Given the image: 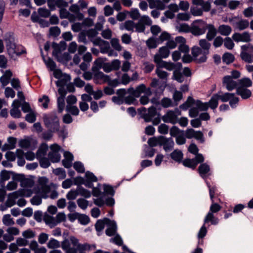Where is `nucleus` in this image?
<instances>
[{
	"mask_svg": "<svg viewBox=\"0 0 253 253\" xmlns=\"http://www.w3.org/2000/svg\"><path fill=\"white\" fill-rule=\"evenodd\" d=\"M201 48L194 46L192 49V54L197 63L205 62L207 59V55L209 53L211 43L206 39H202L199 41Z\"/></svg>",
	"mask_w": 253,
	"mask_h": 253,
	"instance_id": "f257e3e1",
	"label": "nucleus"
},
{
	"mask_svg": "<svg viewBox=\"0 0 253 253\" xmlns=\"http://www.w3.org/2000/svg\"><path fill=\"white\" fill-rule=\"evenodd\" d=\"M141 117L146 122H152L154 125H158L161 122L160 115L157 113L156 107L151 106L147 111L146 108L141 107L139 109Z\"/></svg>",
	"mask_w": 253,
	"mask_h": 253,
	"instance_id": "f03ea898",
	"label": "nucleus"
},
{
	"mask_svg": "<svg viewBox=\"0 0 253 253\" xmlns=\"http://www.w3.org/2000/svg\"><path fill=\"white\" fill-rule=\"evenodd\" d=\"M96 66L92 67V71L93 73L94 80L99 82H102L103 83L109 82L110 85L116 86L117 81L114 80L111 82L110 81V78L109 76L104 74L103 72L99 71V69L102 67V64L100 61H95L94 62Z\"/></svg>",
	"mask_w": 253,
	"mask_h": 253,
	"instance_id": "7ed1b4c3",
	"label": "nucleus"
},
{
	"mask_svg": "<svg viewBox=\"0 0 253 253\" xmlns=\"http://www.w3.org/2000/svg\"><path fill=\"white\" fill-rule=\"evenodd\" d=\"M70 241L74 247L71 248L70 241L67 239H65L61 243V246L62 249L65 251L66 253H77L79 245H80L78 239L74 236H71L70 238Z\"/></svg>",
	"mask_w": 253,
	"mask_h": 253,
	"instance_id": "20e7f679",
	"label": "nucleus"
},
{
	"mask_svg": "<svg viewBox=\"0 0 253 253\" xmlns=\"http://www.w3.org/2000/svg\"><path fill=\"white\" fill-rule=\"evenodd\" d=\"M44 124L46 127L53 132H57L59 130V122L55 114H51L43 118Z\"/></svg>",
	"mask_w": 253,
	"mask_h": 253,
	"instance_id": "39448f33",
	"label": "nucleus"
},
{
	"mask_svg": "<svg viewBox=\"0 0 253 253\" xmlns=\"http://www.w3.org/2000/svg\"><path fill=\"white\" fill-rule=\"evenodd\" d=\"M181 115V111L177 108L174 110H169L162 117V120L167 123L175 125L178 122V116Z\"/></svg>",
	"mask_w": 253,
	"mask_h": 253,
	"instance_id": "423d86ee",
	"label": "nucleus"
},
{
	"mask_svg": "<svg viewBox=\"0 0 253 253\" xmlns=\"http://www.w3.org/2000/svg\"><path fill=\"white\" fill-rule=\"evenodd\" d=\"M241 59L247 63L253 62V45L251 44L243 45L241 46Z\"/></svg>",
	"mask_w": 253,
	"mask_h": 253,
	"instance_id": "0eeeda50",
	"label": "nucleus"
},
{
	"mask_svg": "<svg viewBox=\"0 0 253 253\" xmlns=\"http://www.w3.org/2000/svg\"><path fill=\"white\" fill-rule=\"evenodd\" d=\"M229 22L232 24L235 29L239 31L244 30L249 26V22L248 20L240 18L238 16H234L229 18Z\"/></svg>",
	"mask_w": 253,
	"mask_h": 253,
	"instance_id": "6e6552de",
	"label": "nucleus"
},
{
	"mask_svg": "<svg viewBox=\"0 0 253 253\" xmlns=\"http://www.w3.org/2000/svg\"><path fill=\"white\" fill-rule=\"evenodd\" d=\"M46 182L47 179L46 178H42L40 180V185L35 189V193L39 194L44 199H46L48 197V194L50 191V186L45 184Z\"/></svg>",
	"mask_w": 253,
	"mask_h": 253,
	"instance_id": "1a4fd4ad",
	"label": "nucleus"
},
{
	"mask_svg": "<svg viewBox=\"0 0 253 253\" xmlns=\"http://www.w3.org/2000/svg\"><path fill=\"white\" fill-rule=\"evenodd\" d=\"M51 151L48 153V158L52 163H57L60 161L61 156L59 151L60 146L55 143L52 144L50 147Z\"/></svg>",
	"mask_w": 253,
	"mask_h": 253,
	"instance_id": "9d476101",
	"label": "nucleus"
},
{
	"mask_svg": "<svg viewBox=\"0 0 253 253\" xmlns=\"http://www.w3.org/2000/svg\"><path fill=\"white\" fill-rule=\"evenodd\" d=\"M6 46L8 52L16 55H20L25 52V50H23L21 52L17 51L16 45L14 42V39L12 36H9L5 39Z\"/></svg>",
	"mask_w": 253,
	"mask_h": 253,
	"instance_id": "9b49d317",
	"label": "nucleus"
},
{
	"mask_svg": "<svg viewBox=\"0 0 253 253\" xmlns=\"http://www.w3.org/2000/svg\"><path fill=\"white\" fill-rule=\"evenodd\" d=\"M207 23L204 22H200L198 24L193 25L190 30V32L195 36H200L204 34L207 29Z\"/></svg>",
	"mask_w": 253,
	"mask_h": 253,
	"instance_id": "f8f14e48",
	"label": "nucleus"
},
{
	"mask_svg": "<svg viewBox=\"0 0 253 253\" xmlns=\"http://www.w3.org/2000/svg\"><path fill=\"white\" fill-rule=\"evenodd\" d=\"M185 136L188 139L194 138L201 142L204 141L203 133L200 131H195L193 128L186 129L185 132Z\"/></svg>",
	"mask_w": 253,
	"mask_h": 253,
	"instance_id": "ddd939ff",
	"label": "nucleus"
},
{
	"mask_svg": "<svg viewBox=\"0 0 253 253\" xmlns=\"http://www.w3.org/2000/svg\"><path fill=\"white\" fill-rule=\"evenodd\" d=\"M93 43L94 45H97L99 47L100 52L102 53H107L109 50L110 46L109 42L102 40L100 38H97L94 40Z\"/></svg>",
	"mask_w": 253,
	"mask_h": 253,
	"instance_id": "4468645a",
	"label": "nucleus"
},
{
	"mask_svg": "<svg viewBox=\"0 0 253 253\" xmlns=\"http://www.w3.org/2000/svg\"><path fill=\"white\" fill-rule=\"evenodd\" d=\"M174 145V143L171 137L167 138L165 136H161L160 146H163L166 152L172 150Z\"/></svg>",
	"mask_w": 253,
	"mask_h": 253,
	"instance_id": "2eb2a0df",
	"label": "nucleus"
},
{
	"mask_svg": "<svg viewBox=\"0 0 253 253\" xmlns=\"http://www.w3.org/2000/svg\"><path fill=\"white\" fill-rule=\"evenodd\" d=\"M105 220L107 221L106 225L108 226L105 231L106 234L109 237L115 235L117 230L116 222L107 218H105Z\"/></svg>",
	"mask_w": 253,
	"mask_h": 253,
	"instance_id": "dca6fc26",
	"label": "nucleus"
},
{
	"mask_svg": "<svg viewBox=\"0 0 253 253\" xmlns=\"http://www.w3.org/2000/svg\"><path fill=\"white\" fill-rule=\"evenodd\" d=\"M198 171L201 177L204 179H206L209 176L211 175L210 167L207 163L201 164L198 169Z\"/></svg>",
	"mask_w": 253,
	"mask_h": 253,
	"instance_id": "f3484780",
	"label": "nucleus"
},
{
	"mask_svg": "<svg viewBox=\"0 0 253 253\" xmlns=\"http://www.w3.org/2000/svg\"><path fill=\"white\" fill-rule=\"evenodd\" d=\"M223 84L226 86L227 89L229 91H231L235 88H237V82L234 81L230 76H226L224 77Z\"/></svg>",
	"mask_w": 253,
	"mask_h": 253,
	"instance_id": "a211bd4d",
	"label": "nucleus"
},
{
	"mask_svg": "<svg viewBox=\"0 0 253 253\" xmlns=\"http://www.w3.org/2000/svg\"><path fill=\"white\" fill-rule=\"evenodd\" d=\"M206 27H207V30H208L206 38L208 41H211L215 38L217 32H218L217 30H216L214 26L211 24H207Z\"/></svg>",
	"mask_w": 253,
	"mask_h": 253,
	"instance_id": "6ab92c4d",
	"label": "nucleus"
},
{
	"mask_svg": "<svg viewBox=\"0 0 253 253\" xmlns=\"http://www.w3.org/2000/svg\"><path fill=\"white\" fill-rule=\"evenodd\" d=\"M146 86L144 84H141L136 87L135 89L130 88L128 89V92L133 96L138 97L142 93L145 91Z\"/></svg>",
	"mask_w": 253,
	"mask_h": 253,
	"instance_id": "aec40b11",
	"label": "nucleus"
},
{
	"mask_svg": "<svg viewBox=\"0 0 253 253\" xmlns=\"http://www.w3.org/2000/svg\"><path fill=\"white\" fill-rule=\"evenodd\" d=\"M236 93L238 95H240L244 99L249 98L252 95V92L250 89L243 87H237L236 88Z\"/></svg>",
	"mask_w": 253,
	"mask_h": 253,
	"instance_id": "412c9836",
	"label": "nucleus"
},
{
	"mask_svg": "<svg viewBox=\"0 0 253 253\" xmlns=\"http://www.w3.org/2000/svg\"><path fill=\"white\" fill-rule=\"evenodd\" d=\"M217 31L222 36H228L231 34L232 28L229 25L222 24L218 27Z\"/></svg>",
	"mask_w": 253,
	"mask_h": 253,
	"instance_id": "4be33fe9",
	"label": "nucleus"
},
{
	"mask_svg": "<svg viewBox=\"0 0 253 253\" xmlns=\"http://www.w3.org/2000/svg\"><path fill=\"white\" fill-rule=\"evenodd\" d=\"M218 218L214 215V213L208 212L204 219V223L206 224L211 222L212 225H217L218 223Z\"/></svg>",
	"mask_w": 253,
	"mask_h": 253,
	"instance_id": "5701e85b",
	"label": "nucleus"
},
{
	"mask_svg": "<svg viewBox=\"0 0 253 253\" xmlns=\"http://www.w3.org/2000/svg\"><path fill=\"white\" fill-rule=\"evenodd\" d=\"M149 7L153 8H157V9L164 10L165 8V4L160 0H153L150 1Z\"/></svg>",
	"mask_w": 253,
	"mask_h": 253,
	"instance_id": "b1692460",
	"label": "nucleus"
},
{
	"mask_svg": "<svg viewBox=\"0 0 253 253\" xmlns=\"http://www.w3.org/2000/svg\"><path fill=\"white\" fill-rule=\"evenodd\" d=\"M48 150V145L46 143H42L36 153L37 158L44 157Z\"/></svg>",
	"mask_w": 253,
	"mask_h": 253,
	"instance_id": "393cba45",
	"label": "nucleus"
},
{
	"mask_svg": "<svg viewBox=\"0 0 253 253\" xmlns=\"http://www.w3.org/2000/svg\"><path fill=\"white\" fill-rule=\"evenodd\" d=\"M219 100L218 94L216 93L213 94L209 102H208L209 103V107L212 109H216L218 106V101Z\"/></svg>",
	"mask_w": 253,
	"mask_h": 253,
	"instance_id": "a878e982",
	"label": "nucleus"
},
{
	"mask_svg": "<svg viewBox=\"0 0 253 253\" xmlns=\"http://www.w3.org/2000/svg\"><path fill=\"white\" fill-rule=\"evenodd\" d=\"M71 79V76L69 75L64 73L62 78L55 82L56 85L57 86H65Z\"/></svg>",
	"mask_w": 253,
	"mask_h": 253,
	"instance_id": "bb28decb",
	"label": "nucleus"
},
{
	"mask_svg": "<svg viewBox=\"0 0 253 253\" xmlns=\"http://www.w3.org/2000/svg\"><path fill=\"white\" fill-rule=\"evenodd\" d=\"M182 152L178 150H175L170 154L171 158L175 162L180 163L183 158Z\"/></svg>",
	"mask_w": 253,
	"mask_h": 253,
	"instance_id": "cd10ccee",
	"label": "nucleus"
},
{
	"mask_svg": "<svg viewBox=\"0 0 253 253\" xmlns=\"http://www.w3.org/2000/svg\"><path fill=\"white\" fill-rule=\"evenodd\" d=\"M207 185L209 189V194L210 196V199L211 202H213V198L214 197L215 194L217 191V189L216 186L214 184L211 185L209 182L207 181H206Z\"/></svg>",
	"mask_w": 253,
	"mask_h": 253,
	"instance_id": "c85d7f7f",
	"label": "nucleus"
},
{
	"mask_svg": "<svg viewBox=\"0 0 253 253\" xmlns=\"http://www.w3.org/2000/svg\"><path fill=\"white\" fill-rule=\"evenodd\" d=\"M234 60V56L232 53L226 52L222 56V61L226 64L233 63Z\"/></svg>",
	"mask_w": 253,
	"mask_h": 253,
	"instance_id": "c756f323",
	"label": "nucleus"
},
{
	"mask_svg": "<svg viewBox=\"0 0 253 253\" xmlns=\"http://www.w3.org/2000/svg\"><path fill=\"white\" fill-rule=\"evenodd\" d=\"M253 83L249 78H244L239 80V87L247 88L252 85Z\"/></svg>",
	"mask_w": 253,
	"mask_h": 253,
	"instance_id": "7c9ffc66",
	"label": "nucleus"
},
{
	"mask_svg": "<svg viewBox=\"0 0 253 253\" xmlns=\"http://www.w3.org/2000/svg\"><path fill=\"white\" fill-rule=\"evenodd\" d=\"M183 165L186 167L194 169L197 167V164L194 159H186L182 162Z\"/></svg>",
	"mask_w": 253,
	"mask_h": 253,
	"instance_id": "2f4dec72",
	"label": "nucleus"
},
{
	"mask_svg": "<svg viewBox=\"0 0 253 253\" xmlns=\"http://www.w3.org/2000/svg\"><path fill=\"white\" fill-rule=\"evenodd\" d=\"M161 136H160L158 137H151L149 138L148 140V144L150 147H155L157 145H160Z\"/></svg>",
	"mask_w": 253,
	"mask_h": 253,
	"instance_id": "473e14b6",
	"label": "nucleus"
},
{
	"mask_svg": "<svg viewBox=\"0 0 253 253\" xmlns=\"http://www.w3.org/2000/svg\"><path fill=\"white\" fill-rule=\"evenodd\" d=\"M85 32L88 39L92 42L93 40L96 39L95 38L98 35V32L95 29H89Z\"/></svg>",
	"mask_w": 253,
	"mask_h": 253,
	"instance_id": "72a5a7b5",
	"label": "nucleus"
},
{
	"mask_svg": "<svg viewBox=\"0 0 253 253\" xmlns=\"http://www.w3.org/2000/svg\"><path fill=\"white\" fill-rule=\"evenodd\" d=\"M196 106L198 108L199 111H207L209 108V103L208 102L203 103L199 100H196Z\"/></svg>",
	"mask_w": 253,
	"mask_h": 253,
	"instance_id": "f704fd0d",
	"label": "nucleus"
},
{
	"mask_svg": "<svg viewBox=\"0 0 253 253\" xmlns=\"http://www.w3.org/2000/svg\"><path fill=\"white\" fill-rule=\"evenodd\" d=\"M77 188L79 193V195L86 198H88L91 196L90 192L81 186H78Z\"/></svg>",
	"mask_w": 253,
	"mask_h": 253,
	"instance_id": "c9c22d12",
	"label": "nucleus"
},
{
	"mask_svg": "<svg viewBox=\"0 0 253 253\" xmlns=\"http://www.w3.org/2000/svg\"><path fill=\"white\" fill-rule=\"evenodd\" d=\"M183 97L182 93L181 91L175 90L173 93L172 98L174 100V105H178V102L182 99Z\"/></svg>",
	"mask_w": 253,
	"mask_h": 253,
	"instance_id": "e433bc0d",
	"label": "nucleus"
},
{
	"mask_svg": "<svg viewBox=\"0 0 253 253\" xmlns=\"http://www.w3.org/2000/svg\"><path fill=\"white\" fill-rule=\"evenodd\" d=\"M161 105L165 108L175 106L171 99L168 97L163 98L161 101Z\"/></svg>",
	"mask_w": 253,
	"mask_h": 253,
	"instance_id": "4c0bfd02",
	"label": "nucleus"
},
{
	"mask_svg": "<svg viewBox=\"0 0 253 253\" xmlns=\"http://www.w3.org/2000/svg\"><path fill=\"white\" fill-rule=\"evenodd\" d=\"M184 131L183 130H180L177 126H172L169 130V133L171 136L172 137H176L178 135L183 133Z\"/></svg>",
	"mask_w": 253,
	"mask_h": 253,
	"instance_id": "58836bf2",
	"label": "nucleus"
},
{
	"mask_svg": "<svg viewBox=\"0 0 253 253\" xmlns=\"http://www.w3.org/2000/svg\"><path fill=\"white\" fill-rule=\"evenodd\" d=\"M158 53L164 58H167L169 57L170 52L168 47L164 46L159 48Z\"/></svg>",
	"mask_w": 253,
	"mask_h": 253,
	"instance_id": "ea45409f",
	"label": "nucleus"
},
{
	"mask_svg": "<svg viewBox=\"0 0 253 253\" xmlns=\"http://www.w3.org/2000/svg\"><path fill=\"white\" fill-rule=\"evenodd\" d=\"M224 46L228 49L231 50L234 46V43L229 37H226L223 41Z\"/></svg>",
	"mask_w": 253,
	"mask_h": 253,
	"instance_id": "a19ab883",
	"label": "nucleus"
},
{
	"mask_svg": "<svg viewBox=\"0 0 253 253\" xmlns=\"http://www.w3.org/2000/svg\"><path fill=\"white\" fill-rule=\"evenodd\" d=\"M161 67H157L156 70V73L158 77L162 80H167L169 75L168 73L161 69Z\"/></svg>",
	"mask_w": 253,
	"mask_h": 253,
	"instance_id": "79ce46f5",
	"label": "nucleus"
},
{
	"mask_svg": "<svg viewBox=\"0 0 253 253\" xmlns=\"http://www.w3.org/2000/svg\"><path fill=\"white\" fill-rule=\"evenodd\" d=\"M211 203L209 212L215 213L220 211L221 207L219 204L214 203L213 200V202H211Z\"/></svg>",
	"mask_w": 253,
	"mask_h": 253,
	"instance_id": "37998d69",
	"label": "nucleus"
},
{
	"mask_svg": "<svg viewBox=\"0 0 253 253\" xmlns=\"http://www.w3.org/2000/svg\"><path fill=\"white\" fill-rule=\"evenodd\" d=\"M219 93L220 92L218 93L219 99L221 100V101L223 102H225L229 101L231 97H232V96L233 95V93L229 92H226L225 93H223L221 94H220Z\"/></svg>",
	"mask_w": 253,
	"mask_h": 253,
	"instance_id": "c03bdc74",
	"label": "nucleus"
},
{
	"mask_svg": "<svg viewBox=\"0 0 253 253\" xmlns=\"http://www.w3.org/2000/svg\"><path fill=\"white\" fill-rule=\"evenodd\" d=\"M60 247V242L54 238L50 239L47 244V247L49 249H55L59 248Z\"/></svg>",
	"mask_w": 253,
	"mask_h": 253,
	"instance_id": "a18cd8bd",
	"label": "nucleus"
},
{
	"mask_svg": "<svg viewBox=\"0 0 253 253\" xmlns=\"http://www.w3.org/2000/svg\"><path fill=\"white\" fill-rule=\"evenodd\" d=\"M111 44L112 46L116 50L120 51L122 50V47L119 43V39L113 38L111 40Z\"/></svg>",
	"mask_w": 253,
	"mask_h": 253,
	"instance_id": "49530a36",
	"label": "nucleus"
},
{
	"mask_svg": "<svg viewBox=\"0 0 253 253\" xmlns=\"http://www.w3.org/2000/svg\"><path fill=\"white\" fill-rule=\"evenodd\" d=\"M42 197L40 195L37 194L30 200V202L33 205L38 206L42 204Z\"/></svg>",
	"mask_w": 253,
	"mask_h": 253,
	"instance_id": "de8ad7c7",
	"label": "nucleus"
},
{
	"mask_svg": "<svg viewBox=\"0 0 253 253\" xmlns=\"http://www.w3.org/2000/svg\"><path fill=\"white\" fill-rule=\"evenodd\" d=\"M66 111L74 116H77L79 114V110L76 106H66Z\"/></svg>",
	"mask_w": 253,
	"mask_h": 253,
	"instance_id": "09e8293b",
	"label": "nucleus"
},
{
	"mask_svg": "<svg viewBox=\"0 0 253 253\" xmlns=\"http://www.w3.org/2000/svg\"><path fill=\"white\" fill-rule=\"evenodd\" d=\"M106 222L107 221L105 220V218H104L102 220H98L95 225L96 230L97 232L101 231L104 228L105 225H106Z\"/></svg>",
	"mask_w": 253,
	"mask_h": 253,
	"instance_id": "8fccbe9b",
	"label": "nucleus"
},
{
	"mask_svg": "<svg viewBox=\"0 0 253 253\" xmlns=\"http://www.w3.org/2000/svg\"><path fill=\"white\" fill-rule=\"evenodd\" d=\"M78 219L79 222L83 225H86L90 221L89 217L85 214H79Z\"/></svg>",
	"mask_w": 253,
	"mask_h": 253,
	"instance_id": "3c124183",
	"label": "nucleus"
},
{
	"mask_svg": "<svg viewBox=\"0 0 253 253\" xmlns=\"http://www.w3.org/2000/svg\"><path fill=\"white\" fill-rule=\"evenodd\" d=\"M38 11L39 15L42 17H48L50 14V10L45 7L39 8Z\"/></svg>",
	"mask_w": 253,
	"mask_h": 253,
	"instance_id": "603ef678",
	"label": "nucleus"
},
{
	"mask_svg": "<svg viewBox=\"0 0 253 253\" xmlns=\"http://www.w3.org/2000/svg\"><path fill=\"white\" fill-rule=\"evenodd\" d=\"M3 223L6 226H10L13 225L14 222L11 217V215L9 214H5L2 218Z\"/></svg>",
	"mask_w": 253,
	"mask_h": 253,
	"instance_id": "864d4df0",
	"label": "nucleus"
},
{
	"mask_svg": "<svg viewBox=\"0 0 253 253\" xmlns=\"http://www.w3.org/2000/svg\"><path fill=\"white\" fill-rule=\"evenodd\" d=\"M124 28L129 31H133L135 27V23L132 20H127L124 24Z\"/></svg>",
	"mask_w": 253,
	"mask_h": 253,
	"instance_id": "5fc2aeb1",
	"label": "nucleus"
},
{
	"mask_svg": "<svg viewBox=\"0 0 253 253\" xmlns=\"http://www.w3.org/2000/svg\"><path fill=\"white\" fill-rule=\"evenodd\" d=\"M79 195L77 189L76 190H71L66 195V198L69 200H75Z\"/></svg>",
	"mask_w": 253,
	"mask_h": 253,
	"instance_id": "6e6d98bb",
	"label": "nucleus"
},
{
	"mask_svg": "<svg viewBox=\"0 0 253 253\" xmlns=\"http://www.w3.org/2000/svg\"><path fill=\"white\" fill-rule=\"evenodd\" d=\"M39 160L40 166L43 168H47L50 166V162L47 158L44 157L40 158H37Z\"/></svg>",
	"mask_w": 253,
	"mask_h": 253,
	"instance_id": "4d7b16f0",
	"label": "nucleus"
},
{
	"mask_svg": "<svg viewBox=\"0 0 253 253\" xmlns=\"http://www.w3.org/2000/svg\"><path fill=\"white\" fill-rule=\"evenodd\" d=\"M74 168L80 173H84V168L83 164L80 162H76L73 165Z\"/></svg>",
	"mask_w": 253,
	"mask_h": 253,
	"instance_id": "13d9d810",
	"label": "nucleus"
},
{
	"mask_svg": "<svg viewBox=\"0 0 253 253\" xmlns=\"http://www.w3.org/2000/svg\"><path fill=\"white\" fill-rule=\"evenodd\" d=\"M49 34L53 37H57L60 34V29L59 27H52L49 29Z\"/></svg>",
	"mask_w": 253,
	"mask_h": 253,
	"instance_id": "bf43d9fd",
	"label": "nucleus"
},
{
	"mask_svg": "<svg viewBox=\"0 0 253 253\" xmlns=\"http://www.w3.org/2000/svg\"><path fill=\"white\" fill-rule=\"evenodd\" d=\"M128 14H129V16L133 20H137L140 17V13L138 9H132L130 11H128Z\"/></svg>",
	"mask_w": 253,
	"mask_h": 253,
	"instance_id": "052dcab7",
	"label": "nucleus"
},
{
	"mask_svg": "<svg viewBox=\"0 0 253 253\" xmlns=\"http://www.w3.org/2000/svg\"><path fill=\"white\" fill-rule=\"evenodd\" d=\"M139 21L144 26H145V25L150 26L152 24L151 19L148 16L146 15L142 16L139 20Z\"/></svg>",
	"mask_w": 253,
	"mask_h": 253,
	"instance_id": "680f3d73",
	"label": "nucleus"
},
{
	"mask_svg": "<svg viewBox=\"0 0 253 253\" xmlns=\"http://www.w3.org/2000/svg\"><path fill=\"white\" fill-rule=\"evenodd\" d=\"M25 120L29 123H33L36 120V115L33 111H31L27 114L25 117Z\"/></svg>",
	"mask_w": 253,
	"mask_h": 253,
	"instance_id": "e2e57ef3",
	"label": "nucleus"
},
{
	"mask_svg": "<svg viewBox=\"0 0 253 253\" xmlns=\"http://www.w3.org/2000/svg\"><path fill=\"white\" fill-rule=\"evenodd\" d=\"M164 58L161 56L159 53H157L155 55L154 57V61L157 64V67H161V65H163V62L165 61L162 60V59Z\"/></svg>",
	"mask_w": 253,
	"mask_h": 253,
	"instance_id": "0e129e2a",
	"label": "nucleus"
},
{
	"mask_svg": "<svg viewBox=\"0 0 253 253\" xmlns=\"http://www.w3.org/2000/svg\"><path fill=\"white\" fill-rule=\"evenodd\" d=\"M110 241L119 246H122L123 243L122 239L118 234L116 235L114 238H111Z\"/></svg>",
	"mask_w": 253,
	"mask_h": 253,
	"instance_id": "69168bd1",
	"label": "nucleus"
},
{
	"mask_svg": "<svg viewBox=\"0 0 253 253\" xmlns=\"http://www.w3.org/2000/svg\"><path fill=\"white\" fill-rule=\"evenodd\" d=\"M77 204L80 208L83 210H85L88 206V202L84 199L80 198L77 200Z\"/></svg>",
	"mask_w": 253,
	"mask_h": 253,
	"instance_id": "338daca9",
	"label": "nucleus"
},
{
	"mask_svg": "<svg viewBox=\"0 0 253 253\" xmlns=\"http://www.w3.org/2000/svg\"><path fill=\"white\" fill-rule=\"evenodd\" d=\"M45 63L47 68H48L50 71H53L56 68V63L55 62L50 58H49L47 60H45Z\"/></svg>",
	"mask_w": 253,
	"mask_h": 253,
	"instance_id": "774afa93",
	"label": "nucleus"
}]
</instances>
